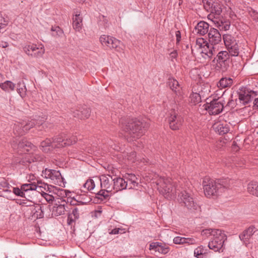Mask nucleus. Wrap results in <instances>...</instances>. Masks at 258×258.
Wrapping results in <instances>:
<instances>
[{
    "label": "nucleus",
    "mask_w": 258,
    "mask_h": 258,
    "mask_svg": "<svg viewBox=\"0 0 258 258\" xmlns=\"http://www.w3.org/2000/svg\"><path fill=\"white\" fill-rule=\"evenodd\" d=\"M119 122L122 130L130 136V142L142 136L149 126V123L144 119L139 120L126 117L120 118Z\"/></svg>",
    "instance_id": "1"
},
{
    "label": "nucleus",
    "mask_w": 258,
    "mask_h": 258,
    "mask_svg": "<svg viewBox=\"0 0 258 258\" xmlns=\"http://www.w3.org/2000/svg\"><path fill=\"white\" fill-rule=\"evenodd\" d=\"M233 183V180L229 178L214 180L209 177H205L203 181L205 195L209 198L217 196L225 190L230 188Z\"/></svg>",
    "instance_id": "2"
},
{
    "label": "nucleus",
    "mask_w": 258,
    "mask_h": 258,
    "mask_svg": "<svg viewBox=\"0 0 258 258\" xmlns=\"http://www.w3.org/2000/svg\"><path fill=\"white\" fill-rule=\"evenodd\" d=\"M156 183L159 192L166 199L171 200L175 198L179 189L170 178L160 177L156 180Z\"/></svg>",
    "instance_id": "3"
},
{
    "label": "nucleus",
    "mask_w": 258,
    "mask_h": 258,
    "mask_svg": "<svg viewBox=\"0 0 258 258\" xmlns=\"http://www.w3.org/2000/svg\"><path fill=\"white\" fill-rule=\"evenodd\" d=\"M44 119L45 118H43V120L37 121L31 120L28 121L17 122L14 126V132L17 136H23L35 125L38 126L39 128L42 126V128L45 129L49 124L47 122H45Z\"/></svg>",
    "instance_id": "4"
},
{
    "label": "nucleus",
    "mask_w": 258,
    "mask_h": 258,
    "mask_svg": "<svg viewBox=\"0 0 258 258\" xmlns=\"http://www.w3.org/2000/svg\"><path fill=\"white\" fill-rule=\"evenodd\" d=\"M177 201L181 206L186 208L190 213H196L200 211L199 205L191 194L186 190L181 191L178 194Z\"/></svg>",
    "instance_id": "5"
},
{
    "label": "nucleus",
    "mask_w": 258,
    "mask_h": 258,
    "mask_svg": "<svg viewBox=\"0 0 258 258\" xmlns=\"http://www.w3.org/2000/svg\"><path fill=\"white\" fill-rule=\"evenodd\" d=\"M231 55L227 51H221L218 52L216 57L213 60L216 62V68L222 72L226 71L229 67L231 59Z\"/></svg>",
    "instance_id": "6"
},
{
    "label": "nucleus",
    "mask_w": 258,
    "mask_h": 258,
    "mask_svg": "<svg viewBox=\"0 0 258 258\" xmlns=\"http://www.w3.org/2000/svg\"><path fill=\"white\" fill-rule=\"evenodd\" d=\"M24 52L32 58L42 57L45 53V48L42 44L38 45L34 43L26 44L23 48Z\"/></svg>",
    "instance_id": "7"
},
{
    "label": "nucleus",
    "mask_w": 258,
    "mask_h": 258,
    "mask_svg": "<svg viewBox=\"0 0 258 258\" xmlns=\"http://www.w3.org/2000/svg\"><path fill=\"white\" fill-rule=\"evenodd\" d=\"M100 41L103 46H106L110 49H114L118 52L123 50L122 43L113 37L103 35L100 37Z\"/></svg>",
    "instance_id": "8"
},
{
    "label": "nucleus",
    "mask_w": 258,
    "mask_h": 258,
    "mask_svg": "<svg viewBox=\"0 0 258 258\" xmlns=\"http://www.w3.org/2000/svg\"><path fill=\"white\" fill-rule=\"evenodd\" d=\"M223 39L228 52L231 56H238L239 53V47L235 38L230 34H226L223 35Z\"/></svg>",
    "instance_id": "9"
},
{
    "label": "nucleus",
    "mask_w": 258,
    "mask_h": 258,
    "mask_svg": "<svg viewBox=\"0 0 258 258\" xmlns=\"http://www.w3.org/2000/svg\"><path fill=\"white\" fill-rule=\"evenodd\" d=\"M42 186L36 185L34 182L23 184L21 188L13 187V192L18 196L26 198V194L31 191H34L36 190L38 192L42 191Z\"/></svg>",
    "instance_id": "10"
},
{
    "label": "nucleus",
    "mask_w": 258,
    "mask_h": 258,
    "mask_svg": "<svg viewBox=\"0 0 258 258\" xmlns=\"http://www.w3.org/2000/svg\"><path fill=\"white\" fill-rule=\"evenodd\" d=\"M214 231L216 233L213 236V239L209 242L208 247L215 251H218L223 246L225 235L221 230H216Z\"/></svg>",
    "instance_id": "11"
},
{
    "label": "nucleus",
    "mask_w": 258,
    "mask_h": 258,
    "mask_svg": "<svg viewBox=\"0 0 258 258\" xmlns=\"http://www.w3.org/2000/svg\"><path fill=\"white\" fill-rule=\"evenodd\" d=\"M205 108L210 115H217L221 113L224 107V103L222 98L215 99L210 103H207L204 105Z\"/></svg>",
    "instance_id": "12"
},
{
    "label": "nucleus",
    "mask_w": 258,
    "mask_h": 258,
    "mask_svg": "<svg viewBox=\"0 0 258 258\" xmlns=\"http://www.w3.org/2000/svg\"><path fill=\"white\" fill-rule=\"evenodd\" d=\"M77 141L76 137L71 138H66L62 135L55 137L52 139V148H61L75 144Z\"/></svg>",
    "instance_id": "13"
},
{
    "label": "nucleus",
    "mask_w": 258,
    "mask_h": 258,
    "mask_svg": "<svg viewBox=\"0 0 258 258\" xmlns=\"http://www.w3.org/2000/svg\"><path fill=\"white\" fill-rule=\"evenodd\" d=\"M183 122L182 116L174 109L171 110L168 117V122L170 128L172 130H178Z\"/></svg>",
    "instance_id": "14"
},
{
    "label": "nucleus",
    "mask_w": 258,
    "mask_h": 258,
    "mask_svg": "<svg viewBox=\"0 0 258 258\" xmlns=\"http://www.w3.org/2000/svg\"><path fill=\"white\" fill-rule=\"evenodd\" d=\"M46 178L50 179L52 183L60 185L62 181V177L59 171L46 168L42 172Z\"/></svg>",
    "instance_id": "15"
},
{
    "label": "nucleus",
    "mask_w": 258,
    "mask_h": 258,
    "mask_svg": "<svg viewBox=\"0 0 258 258\" xmlns=\"http://www.w3.org/2000/svg\"><path fill=\"white\" fill-rule=\"evenodd\" d=\"M113 176L109 174L102 175L100 176L101 187L107 192L113 191Z\"/></svg>",
    "instance_id": "16"
},
{
    "label": "nucleus",
    "mask_w": 258,
    "mask_h": 258,
    "mask_svg": "<svg viewBox=\"0 0 258 258\" xmlns=\"http://www.w3.org/2000/svg\"><path fill=\"white\" fill-rule=\"evenodd\" d=\"M237 94L240 102L247 104L252 100L254 92L249 91L246 88L242 87L237 91Z\"/></svg>",
    "instance_id": "17"
},
{
    "label": "nucleus",
    "mask_w": 258,
    "mask_h": 258,
    "mask_svg": "<svg viewBox=\"0 0 258 258\" xmlns=\"http://www.w3.org/2000/svg\"><path fill=\"white\" fill-rule=\"evenodd\" d=\"M208 35L209 43L213 46H216V45L221 41V35L216 29L211 28L208 33Z\"/></svg>",
    "instance_id": "18"
},
{
    "label": "nucleus",
    "mask_w": 258,
    "mask_h": 258,
    "mask_svg": "<svg viewBox=\"0 0 258 258\" xmlns=\"http://www.w3.org/2000/svg\"><path fill=\"white\" fill-rule=\"evenodd\" d=\"M113 192H116L126 188L128 185L127 181L120 177L114 176L113 177Z\"/></svg>",
    "instance_id": "19"
},
{
    "label": "nucleus",
    "mask_w": 258,
    "mask_h": 258,
    "mask_svg": "<svg viewBox=\"0 0 258 258\" xmlns=\"http://www.w3.org/2000/svg\"><path fill=\"white\" fill-rule=\"evenodd\" d=\"M218 49L217 46H213L209 43H206L203 47L201 53L203 54V56L206 58V56L208 58H211L213 55H215Z\"/></svg>",
    "instance_id": "20"
},
{
    "label": "nucleus",
    "mask_w": 258,
    "mask_h": 258,
    "mask_svg": "<svg viewBox=\"0 0 258 258\" xmlns=\"http://www.w3.org/2000/svg\"><path fill=\"white\" fill-rule=\"evenodd\" d=\"M198 90H200L199 91V92L192 93L190 95V98L191 100V102L194 104L195 105L200 103L201 102L202 96H204L206 93L208 94V92H210L209 89H206L205 91L203 90V87L202 86H199L198 87Z\"/></svg>",
    "instance_id": "21"
},
{
    "label": "nucleus",
    "mask_w": 258,
    "mask_h": 258,
    "mask_svg": "<svg viewBox=\"0 0 258 258\" xmlns=\"http://www.w3.org/2000/svg\"><path fill=\"white\" fill-rule=\"evenodd\" d=\"M90 109L87 108L86 106L80 107L79 109H76L73 111V115L81 119L88 118L90 115Z\"/></svg>",
    "instance_id": "22"
},
{
    "label": "nucleus",
    "mask_w": 258,
    "mask_h": 258,
    "mask_svg": "<svg viewBox=\"0 0 258 258\" xmlns=\"http://www.w3.org/2000/svg\"><path fill=\"white\" fill-rule=\"evenodd\" d=\"M209 25L208 23L204 21L199 22L195 27V31L200 35H204L209 32Z\"/></svg>",
    "instance_id": "23"
},
{
    "label": "nucleus",
    "mask_w": 258,
    "mask_h": 258,
    "mask_svg": "<svg viewBox=\"0 0 258 258\" xmlns=\"http://www.w3.org/2000/svg\"><path fill=\"white\" fill-rule=\"evenodd\" d=\"M213 127L220 135H223L229 131V125L226 123H216L213 125Z\"/></svg>",
    "instance_id": "24"
},
{
    "label": "nucleus",
    "mask_w": 258,
    "mask_h": 258,
    "mask_svg": "<svg viewBox=\"0 0 258 258\" xmlns=\"http://www.w3.org/2000/svg\"><path fill=\"white\" fill-rule=\"evenodd\" d=\"M255 232V227L254 226H250L244 230L243 232L239 235V237L241 240L246 241L248 240Z\"/></svg>",
    "instance_id": "25"
},
{
    "label": "nucleus",
    "mask_w": 258,
    "mask_h": 258,
    "mask_svg": "<svg viewBox=\"0 0 258 258\" xmlns=\"http://www.w3.org/2000/svg\"><path fill=\"white\" fill-rule=\"evenodd\" d=\"M18 148L24 149V151L29 152L31 150H35L36 147L26 139H22L18 144Z\"/></svg>",
    "instance_id": "26"
},
{
    "label": "nucleus",
    "mask_w": 258,
    "mask_h": 258,
    "mask_svg": "<svg viewBox=\"0 0 258 258\" xmlns=\"http://www.w3.org/2000/svg\"><path fill=\"white\" fill-rule=\"evenodd\" d=\"M67 205L66 202H63V204H55L53 207L52 213L55 216H58L61 215H63L66 211L65 206Z\"/></svg>",
    "instance_id": "27"
},
{
    "label": "nucleus",
    "mask_w": 258,
    "mask_h": 258,
    "mask_svg": "<svg viewBox=\"0 0 258 258\" xmlns=\"http://www.w3.org/2000/svg\"><path fill=\"white\" fill-rule=\"evenodd\" d=\"M233 84V80L229 77L222 78L217 84L219 88H225L230 87Z\"/></svg>",
    "instance_id": "28"
},
{
    "label": "nucleus",
    "mask_w": 258,
    "mask_h": 258,
    "mask_svg": "<svg viewBox=\"0 0 258 258\" xmlns=\"http://www.w3.org/2000/svg\"><path fill=\"white\" fill-rule=\"evenodd\" d=\"M0 88L4 91L10 92L15 90V84L10 81L0 83Z\"/></svg>",
    "instance_id": "29"
},
{
    "label": "nucleus",
    "mask_w": 258,
    "mask_h": 258,
    "mask_svg": "<svg viewBox=\"0 0 258 258\" xmlns=\"http://www.w3.org/2000/svg\"><path fill=\"white\" fill-rule=\"evenodd\" d=\"M73 27L76 31H80L82 29V18L80 17V14H76L73 18Z\"/></svg>",
    "instance_id": "30"
},
{
    "label": "nucleus",
    "mask_w": 258,
    "mask_h": 258,
    "mask_svg": "<svg viewBox=\"0 0 258 258\" xmlns=\"http://www.w3.org/2000/svg\"><path fill=\"white\" fill-rule=\"evenodd\" d=\"M248 191L256 197H258V183L256 181H251L247 185Z\"/></svg>",
    "instance_id": "31"
},
{
    "label": "nucleus",
    "mask_w": 258,
    "mask_h": 258,
    "mask_svg": "<svg viewBox=\"0 0 258 258\" xmlns=\"http://www.w3.org/2000/svg\"><path fill=\"white\" fill-rule=\"evenodd\" d=\"M168 85L172 91L176 93H180V87L178 82L174 78H170L168 80Z\"/></svg>",
    "instance_id": "32"
},
{
    "label": "nucleus",
    "mask_w": 258,
    "mask_h": 258,
    "mask_svg": "<svg viewBox=\"0 0 258 258\" xmlns=\"http://www.w3.org/2000/svg\"><path fill=\"white\" fill-rule=\"evenodd\" d=\"M126 178L130 182L129 188H135L138 186L137 178L135 174H127Z\"/></svg>",
    "instance_id": "33"
},
{
    "label": "nucleus",
    "mask_w": 258,
    "mask_h": 258,
    "mask_svg": "<svg viewBox=\"0 0 258 258\" xmlns=\"http://www.w3.org/2000/svg\"><path fill=\"white\" fill-rule=\"evenodd\" d=\"M52 141L49 139H46L45 141L41 143L40 148L44 152H48L50 150V147L52 148Z\"/></svg>",
    "instance_id": "34"
},
{
    "label": "nucleus",
    "mask_w": 258,
    "mask_h": 258,
    "mask_svg": "<svg viewBox=\"0 0 258 258\" xmlns=\"http://www.w3.org/2000/svg\"><path fill=\"white\" fill-rule=\"evenodd\" d=\"M17 92L22 98L24 97L26 95V88L24 82H19L17 84Z\"/></svg>",
    "instance_id": "35"
},
{
    "label": "nucleus",
    "mask_w": 258,
    "mask_h": 258,
    "mask_svg": "<svg viewBox=\"0 0 258 258\" xmlns=\"http://www.w3.org/2000/svg\"><path fill=\"white\" fill-rule=\"evenodd\" d=\"M98 24L100 26L104 28H106L109 26L108 20L107 18L103 15H100L99 17Z\"/></svg>",
    "instance_id": "36"
},
{
    "label": "nucleus",
    "mask_w": 258,
    "mask_h": 258,
    "mask_svg": "<svg viewBox=\"0 0 258 258\" xmlns=\"http://www.w3.org/2000/svg\"><path fill=\"white\" fill-rule=\"evenodd\" d=\"M205 253H206V250L203 246H199L194 250V255L197 258H203Z\"/></svg>",
    "instance_id": "37"
},
{
    "label": "nucleus",
    "mask_w": 258,
    "mask_h": 258,
    "mask_svg": "<svg viewBox=\"0 0 258 258\" xmlns=\"http://www.w3.org/2000/svg\"><path fill=\"white\" fill-rule=\"evenodd\" d=\"M95 186V184L94 181L92 179L87 180L83 185V187L86 188L87 190H93Z\"/></svg>",
    "instance_id": "38"
},
{
    "label": "nucleus",
    "mask_w": 258,
    "mask_h": 258,
    "mask_svg": "<svg viewBox=\"0 0 258 258\" xmlns=\"http://www.w3.org/2000/svg\"><path fill=\"white\" fill-rule=\"evenodd\" d=\"M75 200L80 205H85L88 203L91 200L90 198L83 196L82 197L77 196V199H75Z\"/></svg>",
    "instance_id": "39"
},
{
    "label": "nucleus",
    "mask_w": 258,
    "mask_h": 258,
    "mask_svg": "<svg viewBox=\"0 0 258 258\" xmlns=\"http://www.w3.org/2000/svg\"><path fill=\"white\" fill-rule=\"evenodd\" d=\"M169 251V247L161 243H159V245L158 246V249H157V251L162 253V254H166Z\"/></svg>",
    "instance_id": "40"
},
{
    "label": "nucleus",
    "mask_w": 258,
    "mask_h": 258,
    "mask_svg": "<svg viewBox=\"0 0 258 258\" xmlns=\"http://www.w3.org/2000/svg\"><path fill=\"white\" fill-rule=\"evenodd\" d=\"M202 3L205 9L208 11L212 10V6L213 5V0H202Z\"/></svg>",
    "instance_id": "41"
},
{
    "label": "nucleus",
    "mask_w": 258,
    "mask_h": 258,
    "mask_svg": "<svg viewBox=\"0 0 258 258\" xmlns=\"http://www.w3.org/2000/svg\"><path fill=\"white\" fill-rule=\"evenodd\" d=\"M212 10H208V11H209L212 13H215L217 15H219L222 10L221 8L220 7L218 3H213V5L212 6Z\"/></svg>",
    "instance_id": "42"
},
{
    "label": "nucleus",
    "mask_w": 258,
    "mask_h": 258,
    "mask_svg": "<svg viewBox=\"0 0 258 258\" xmlns=\"http://www.w3.org/2000/svg\"><path fill=\"white\" fill-rule=\"evenodd\" d=\"M32 162H40L43 160V156L39 154H33L31 156Z\"/></svg>",
    "instance_id": "43"
},
{
    "label": "nucleus",
    "mask_w": 258,
    "mask_h": 258,
    "mask_svg": "<svg viewBox=\"0 0 258 258\" xmlns=\"http://www.w3.org/2000/svg\"><path fill=\"white\" fill-rule=\"evenodd\" d=\"M34 214L36 215V217L39 218L43 217V211L42 210V207L40 206H38L35 208V212Z\"/></svg>",
    "instance_id": "44"
},
{
    "label": "nucleus",
    "mask_w": 258,
    "mask_h": 258,
    "mask_svg": "<svg viewBox=\"0 0 258 258\" xmlns=\"http://www.w3.org/2000/svg\"><path fill=\"white\" fill-rule=\"evenodd\" d=\"M8 25V22L4 18L0 19V33H3L6 27Z\"/></svg>",
    "instance_id": "45"
},
{
    "label": "nucleus",
    "mask_w": 258,
    "mask_h": 258,
    "mask_svg": "<svg viewBox=\"0 0 258 258\" xmlns=\"http://www.w3.org/2000/svg\"><path fill=\"white\" fill-rule=\"evenodd\" d=\"M182 244L187 243L188 244H194L196 243V240L192 238L182 237Z\"/></svg>",
    "instance_id": "46"
},
{
    "label": "nucleus",
    "mask_w": 258,
    "mask_h": 258,
    "mask_svg": "<svg viewBox=\"0 0 258 258\" xmlns=\"http://www.w3.org/2000/svg\"><path fill=\"white\" fill-rule=\"evenodd\" d=\"M216 230V229H205L202 231V234L203 235H211L214 236V234H215L216 233L214 231H215Z\"/></svg>",
    "instance_id": "47"
},
{
    "label": "nucleus",
    "mask_w": 258,
    "mask_h": 258,
    "mask_svg": "<svg viewBox=\"0 0 258 258\" xmlns=\"http://www.w3.org/2000/svg\"><path fill=\"white\" fill-rule=\"evenodd\" d=\"M159 243L158 242H152L150 244V250H153L155 251H157V249H158V246L159 245Z\"/></svg>",
    "instance_id": "48"
},
{
    "label": "nucleus",
    "mask_w": 258,
    "mask_h": 258,
    "mask_svg": "<svg viewBox=\"0 0 258 258\" xmlns=\"http://www.w3.org/2000/svg\"><path fill=\"white\" fill-rule=\"evenodd\" d=\"M71 215H72V216H73L76 219H78L80 216L79 209L77 208H75L73 209L72 213Z\"/></svg>",
    "instance_id": "49"
},
{
    "label": "nucleus",
    "mask_w": 258,
    "mask_h": 258,
    "mask_svg": "<svg viewBox=\"0 0 258 258\" xmlns=\"http://www.w3.org/2000/svg\"><path fill=\"white\" fill-rule=\"evenodd\" d=\"M177 52L176 50H174L173 51L171 52L169 54V58L172 61H174V59H176L177 57Z\"/></svg>",
    "instance_id": "50"
},
{
    "label": "nucleus",
    "mask_w": 258,
    "mask_h": 258,
    "mask_svg": "<svg viewBox=\"0 0 258 258\" xmlns=\"http://www.w3.org/2000/svg\"><path fill=\"white\" fill-rule=\"evenodd\" d=\"M136 153L135 152H132L128 155V159L132 162H134L136 160Z\"/></svg>",
    "instance_id": "51"
},
{
    "label": "nucleus",
    "mask_w": 258,
    "mask_h": 258,
    "mask_svg": "<svg viewBox=\"0 0 258 258\" xmlns=\"http://www.w3.org/2000/svg\"><path fill=\"white\" fill-rule=\"evenodd\" d=\"M51 30L52 31H55L56 33V34L59 36L61 35L63 33L62 30L59 27H52Z\"/></svg>",
    "instance_id": "52"
},
{
    "label": "nucleus",
    "mask_w": 258,
    "mask_h": 258,
    "mask_svg": "<svg viewBox=\"0 0 258 258\" xmlns=\"http://www.w3.org/2000/svg\"><path fill=\"white\" fill-rule=\"evenodd\" d=\"M106 192L108 193L105 190L102 188L100 190L97 192V194L98 196L103 197L104 198H106L108 196L107 194H106Z\"/></svg>",
    "instance_id": "53"
},
{
    "label": "nucleus",
    "mask_w": 258,
    "mask_h": 258,
    "mask_svg": "<svg viewBox=\"0 0 258 258\" xmlns=\"http://www.w3.org/2000/svg\"><path fill=\"white\" fill-rule=\"evenodd\" d=\"M182 237L180 236H176L173 239V242L176 244H182Z\"/></svg>",
    "instance_id": "54"
},
{
    "label": "nucleus",
    "mask_w": 258,
    "mask_h": 258,
    "mask_svg": "<svg viewBox=\"0 0 258 258\" xmlns=\"http://www.w3.org/2000/svg\"><path fill=\"white\" fill-rule=\"evenodd\" d=\"M77 219H76L74 217H73L72 215H69L68 217V224L69 225H71L72 223L75 222Z\"/></svg>",
    "instance_id": "55"
},
{
    "label": "nucleus",
    "mask_w": 258,
    "mask_h": 258,
    "mask_svg": "<svg viewBox=\"0 0 258 258\" xmlns=\"http://www.w3.org/2000/svg\"><path fill=\"white\" fill-rule=\"evenodd\" d=\"M44 195H45L44 198L47 202H48L49 203H50L53 201V197L52 196L49 195L46 193H45Z\"/></svg>",
    "instance_id": "56"
},
{
    "label": "nucleus",
    "mask_w": 258,
    "mask_h": 258,
    "mask_svg": "<svg viewBox=\"0 0 258 258\" xmlns=\"http://www.w3.org/2000/svg\"><path fill=\"white\" fill-rule=\"evenodd\" d=\"M122 229L120 228H115L112 229L110 232H109L110 234H118L120 231H122Z\"/></svg>",
    "instance_id": "57"
},
{
    "label": "nucleus",
    "mask_w": 258,
    "mask_h": 258,
    "mask_svg": "<svg viewBox=\"0 0 258 258\" xmlns=\"http://www.w3.org/2000/svg\"><path fill=\"white\" fill-rule=\"evenodd\" d=\"M176 41L177 42H179L181 39V34L179 31H177L176 32Z\"/></svg>",
    "instance_id": "58"
},
{
    "label": "nucleus",
    "mask_w": 258,
    "mask_h": 258,
    "mask_svg": "<svg viewBox=\"0 0 258 258\" xmlns=\"http://www.w3.org/2000/svg\"><path fill=\"white\" fill-rule=\"evenodd\" d=\"M232 150L236 152V151H237L239 150V148L237 146V144L235 142H233V143L232 144Z\"/></svg>",
    "instance_id": "59"
},
{
    "label": "nucleus",
    "mask_w": 258,
    "mask_h": 258,
    "mask_svg": "<svg viewBox=\"0 0 258 258\" xmlns=\"http://www.w3.org/2000/svg\"><path fill=\"white\" fill-rule=\"evenodd\" d=\"M9 46L8 42L1 41L0 42V47L3 48H6Z\"/></svg>",
    "instance_id": "60"
},
{
    "label": "nucleus",
    "mask_w": 258,
    "mask_h": 258,
    "mask_svg": "<svg viewBox=\"0 0 258 258\" xmlns=\"http://www.w3.org/2000/svg\"><path fill=\"white\" fill-rule=\"evenodd\" d=\"M253 104L255 108H258V98H255L254 99Z\"/></svg>",
    "instance_id": "61"
},
{
    "label": "nucleus",
    "mask_w": 258,
    "mask_h": 258,
    "mask_svg": "<svg viewBox=\"0 0 258 258\" xmlns=\"http://www.w3.org/2000/svg\"><path fill=\"white\" fill-rule=\"evenodd\" d=\"M201 41L203 42L204 39H199V40H197V43H199L200 44V46L202 47V42Z\"/></svg>",
    "instance_id": "62"
},
{
    "label": "nucleus",
    "mask_w": 258,
    "mask_h": 258,
    "mask_svg": "<svg viewBox=\"0 0 258 258\" xmlns=\"http://www.w3.org/2000/svg\"><path fill=\"white\" fill-rule=\"evenodd\" d=\"M4 79L3 75H2L1 74H0V82L3 81Z\"/></svg>",
    "instance_id": "63"
},
{
    "label": "nucleus",
    "mask_w": 258,
    "mask_h": 258,
    "mask_svg": "<svg viewBox=\"0 0 258 258\" xmlns=\"http://www.w3.org/2000/svg\"><path fill=\"white\" fill-rule=\"evenodd\" d=\"M254 236H257L258 237V230H255V232L253 234Z\"/></svg>",
    "instance_id": "64"
}]
</instances>
